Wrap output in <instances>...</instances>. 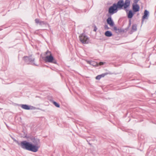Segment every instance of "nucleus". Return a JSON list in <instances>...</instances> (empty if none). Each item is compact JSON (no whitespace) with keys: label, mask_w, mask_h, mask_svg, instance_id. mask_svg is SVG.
<instances>
[{"label":"nucleus","mask_w":156,"mask_h":156,"mask_svg":"<svg viewBox=\"0 0 156 156\" xmlns=\"http://www.w3.org/2000/svg\"><path fill=\"white\" fill-rule=\"evenodd\" d=\"M105 63V62H99V64H98V65L99 64V65H103Z\"/></svg>","instance_id":"393cba45"},{"label":"nucleus","mask_w":156,"mask_h":156,"mask_svg":"<svg viewBox=\"0 0 156 156\" xmlns=\"http://www.w3.org/2000/svg\"><path fill=\"white\" fill-rule=\"evenodd\" d=\"M53 103L54 105L57 107L59 108L60 107V105L57 102L55 101H53Z\"/></svg>","instance_id":"a211bd4d"},{"label":"nucleus","mask_w":156,"mask_h":156,"mask_svg":"<svg viewBox=\"0 0 156 156\" xmlns=\"http://www.w3.org/2000/svg\"><path fill=\"white\" fill-rule=\"evenodd\" d=\"M32 143L28 142L27 150L36 152L38 151L40 147V140L36 137L31 136L29 138Z\"/></svg>","instance_id":"f257e3e1"},{"label":"nucleus","mask_w":156,"mask_h":156,"mask_svg":"<svg viewBox=\"0 0 156 156\" xmlns=\"http://www.w3.org/2000/svg\"><path fill=\"white\" fill-rule=\"evenodd\" d=\"M40 21L39 20V19H36L35 20V21L36 23H39V22Z\"/></svg>","instance_id":"4be33fe9"},{"label":"nucleus","mask_w":156,"mask_h":156,"mask_svg":"<svg viewBox=\"0 0 156 156\" xmlns=\"http://www.w3.org/2000/svg\"><path fill=\"white\" fill-rule=\"evenodd\" d=\"M39 24L40 26H42V25H46V23L44 21H40Z\"/></svg>","instance_id":"6ab92c4d"},{"label":"nucleus","mask_w":156,"mask_h":156,"mask_svg":"<svg viewBox=\"0 0 156 156\" xmlns=\"http://www.w3.org/2000/svg\"><path fill=\"white\" fill-rule=\"evenodd\" d=\"M88 144L90 145H91V144L89 142L88 143Z\"/></svg>","instance_id":"c85d7f7f"},{"label":"nucleus","mask_w":156,"mask_h":156,"mask_svg":"<svg viewBox=\"0 0 156 156\" xmlns=\"http://www.w3.org/2000/svg\"><path fill=\"white\" fill-rule=\"evenodd\" d=\"M105 36L107 37H110L112 35V33L109 31H106L105 33Z\"/></svg>","instance_id":"2eb2a0df"},{"label":"nucleus","mask_w":156,"mask_h":156,"mask_svg":"<svg viewBox=\"0 0 156 156\" xmlns=\"http://www.w3.org/2000/svg\"><path fill=\"white\" fill-rule=\"evenodd\" d=\"M97 30V27L95 25H94V31H96Z\"/></svg>","instance_id":"b1692460"},{"label":"nucleus","mask_w":156,"mask_h":156,"mask_svg":"<svg viewBox=\"0 0 156 156\" xmlns=\"http://www.w3.org/2000/svg\"><path fill=\"white\" fill-rule=\"evenodd\" d=\"M31 57V55L29 56H25L23 57V59L26 64H30V62H33L35 60V58H32Z\"/></svg>","instance_id":"0eeeda50"},{"label":"nucleus","mask_w":156,"mask_h":156,"mask_svg":"<svg viewBox=\"0 0 156 156\" xmlns=\"http://www.w3.org/2000/svg\"><path fill=\"white\" fill-rule=\"evenodd\" d=\"M108 16L109 17L106 20L107 23L111 27L113 26L114 25V23L112 19L111 16L109 15H108Z\"/></svg>","instance_id":"9d476101"},{"label":"nucleus","mask_w":156,"mask_h":156,"mask_svg":"<svg viewBox=\"0 0 156 156\" xmlns=\"http://www.w3.org/2000/svg\"><path fill=\"white\" fill-rule=\"evenodd\" d=\"M44 60L47 62L57 64V61L54 58L52 55H47L44 58Z\"/></svg>","instance_id":"20e7f679"},{"label":"nucleus","mask_w":156,"mask_h":156,"mask_svg":"<svg viewBox=\"0 0 156 156\" xmlns=\"http://www.w3.org/2000/svg\"><path fill=\"white\" fill-rule=\"evenodd\" d=\"M108 74V73H104L100 75H98L96 77V80H99L101 78L104 77L105 76L107 75Z\"/></svg>","instance_id":"f8f14e48"},{"label":"nucleus","mask_w":156,"mask_h":156,"mask_svg":"<svg viewBox=\"0 0 156 156\" xmlns=\"http://www.w3.org/2000/svg\"><path fill=\"white\" fill-rule=\"evenodd\" d=\"M12 139L14 141H15V140H16L15 139H14V138H12Z\"/></svg>","instance_id":"cd10ccee"},{"label":"nucleus","mask_w":156,"mask_h":156,"mask_svg":"<svg viewBox=\"0 0 156 156\" xmlns=\"http://www.w3.org/2000/svg\"><path fill=\"white\" fill-rule=\"evenodd\" d=\"M90 65L94 66H98V64L97 62L93 61H92Z\"/></svg>","instance_id":"f3484780"},{"label":"nucleus","mask_w":156,"mask_h":156,"mask_svg":"<svg viewBox=\"0 0 156 156\" xmlns=\"http://www.w3.org/2000/svg\"><path fill=\"white\" fill-rule=\"evenodd\" d=\"M131 19H130L129 20V25L126 28H125L126 29H127V30H128V29H129V27L131 25Z\"/></svg>","instance_id":"412c9836"},{"label":"nucleus","mask_w":156,"mask_h":156,"mask_svg":"<svg viewBox=\"0 0 156 156\" xmlns=\"http://www.w3.org/2000/svg\"><path fill=\"white\" fill-rule=\"evenodd\" d=\"M104 28L105 29L108 30L109 29L107 25L106 24L104 26Z\"/></svg>","instance_id":"5701e85b"},{"label":"nucleus","mask_w":156,"mask_h":156,"mask_svg":"<svg viewBox=\"0 0 156 156\" xmlns=\"http://www.w3.org/2000/svg\"><path fill=\"white\" fill-rule=\"evenodd\" d=\"M137 25L136 24H133L132 26V30L133 31H136L137 30Z\"/></svg>","instance_id":"dca6fc26"},{"label":"nucleus","mask_w":156,"mask_h":156,"mask_svg":"<svg viewBox=\"0 0 156 156\" xmlns=\"http://www.w3.org/2000/svg\"><path fill=\"white\" fill-rule=\"evenodd\" d=\"M15 142L19 145L23 149L27 150V146L29 145L28 141L26 140L23 141L20 143L17 140H15Z\"/></svg>","instance_id":"39448f33"},{"label":"nucleus","mask_w":156,"mask_h":156,"mask_svg":"<svg viewBox=\"0 0 156 156\" xmlns=\"http://www.w3.org/2000/svg\"><path fill=\"white\" fill-rule=\"evenodd\" d=\"M134 13L131 10H130L129 11L128 13L127 14V17L129 19H131L132 18L134 15Z\"/></svg>","instance_id":"ddd939ff"},{"label":"nucleus","mask_w":156,"mask_h":156,"mask_svg":"<svg viewBox=\"0 0 156 156\" xmlns=\"http://www.w3.org/2000/svg\"><path fill=\"white\" fill-rule=\"evenodd\" d=\"M130 0H126L124 2L123 0H119L117 3H115V6L118 9H124L126 10L130 5Z\"/></svg>","instance_id":"f03ea898"},{"label":"nucleus","mask_w":156,"mask_h":156,"mask_svg":"<svg viewBox=\"0 0 156 156\" xmlns=\"http://www.w3.org/2000/svg\"><path fill=\"white\" fill-rule=\"evenodd\" d=\"M139 0H134V3L135 4H136L138 2Z\"/></svg>","instance_id":"a878e982"},{"label":"nucleus","mask_w":156,"mask_h":156,"mask_svg":"<svg viewBox=\"0 0 156 156\" xmlns=\"http://www.w3.org/2000/svg\"><path fill=\"white\" fill-rule=\"evenodd\" d=\"M6 126H7V127H8V125H7L6 124Z\"/></svg>","instance_id":"c756f323"},{"label":"nucleus","mask_w":156,"mask_h":156,"mask_svg":"<svg viewBox=\"0 0 156 156\" xmlns=\"http://www.w3.org/2000/svg\"><path fill=\"white\" fill-rule=\"evenodd\" d=\"M149 16V12L147 10H145L144 15L142 17V23L144 22L145 19H148V17Z\"/></svg>","instance_id":"1a4fd4ad"},{"label":"nucleus","mask_w":156,"mask_h":156,"mask_svg":"<svg viewBox=\"0 0 156 156\" xmlns=\"http://www.w3.org/2000/svg\"><path fill=\"white\" fill-rule=\"evenodd\" d=\"M113 28L115 32L118 34L121 33L126 32L127 31V29H123L121 28H117L116 27H114Z\"/></svg>","instance_id":"6e6552de"},{"label":"nucleus","mask_w":156,"mask_h":156,"mask_svg":"<svg viewBox=\"0 0 156 156\" xmlns=\"http://www.w3.org/2000/svg\"><path fill=\"white\" fill-rule=\"evenodd\" d=\"M80 41L83 44H88L89 42V38L84 34L82 33L79 36Z\"/></svg>","instance_id":"7ed1b4c3"},{"label":"nucleus","mask_w":156,"mask_h":156,"mask_svg":"<svg viewBox=\"0 0 156 156\" xmlns=\"http://www.w3.org/2000/svg\"><path fill=\"white\" fill-rule=\"evenodd\" d=\"M92 61H87V63L90 65L91 63L92 62Z\"/></svg>","instance_id":"bb28decb"},{"label":"nucleus","mask_w":156,"mask_h":156,"mask_svg":"<svg viewBox=\"0 0 156 156\" xmlns=\"http://www.w3.org/2000/svg\"><path fill=\"white\" fill-rule=\"evenodd\" d=\"M45 55H52L51 52L48 50H47L45 53Z\"/></svg>","instance_id":"aec40b11"},{"label":"nucleus","mask_w":156,"mask_h":156,"mask_svg":"<svg viewBox=\"0 0 156 156\" xmlns=\"http://www.w3.org/2000/svg\"><path fill=\"white\" fill-rule=\"evenodd\" d=\"M140 8L139 5L136 4L135 5L133 4V9L134 12L139 11Z\"/></svg>","instance_id":"9b49d317"},{"label":"nucleus","mask_w":156,"mask_h":156,"mask_svg":"<svg viewBox=\"0 0 156 156\" xmlns=\"http://www.w3.org/2000/svg\"><path fill=\"white\" fill-rule=\"evenodd\" d=\"M118 10V9L115 5V4H113L112 6L109 7L108 10L109 13L111 15L116 13Z\"/></svg>","instance_id":"423d86ee"},{"label":"nucleus","mask_w":156,"mask_h":156,"mask_svg":"<svg viewBox=\"0 0 156 156\" xmlns=\"http://www.w3.org/2000/svg\"><path fill=\"white\" fill-rule=\"evenodd\" d=\"M21 107L23 109L26 110H29L30 109V106L27 105H21Z\"/></svg>","instance_id":"4468645a"}]
</instances>
